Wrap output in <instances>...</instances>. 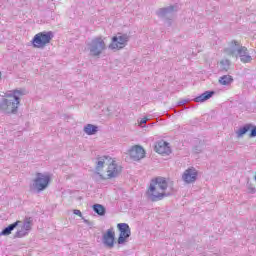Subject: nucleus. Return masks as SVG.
Segmentation results:
<instances>
[{
	"mask_svg": "<svg viewBox=\"0 0 256 256\" xmlns=\"http://www.w3.org/2000/svg\"><path fill=\"white\" fill-rule=\"evenodd\" d=\"M0 79H1V72H0Z\"/></svg>",
	"mask_w": 256,
	"mask_h": 256,
	"instance_id": "nucleus-32",
	"label": "nucleus"
},
{
	"mask_svg": "<svg viewBox=\"0 0 256 256\" xmlns=\"http://www.w3.org/2000/svg\"><path fill=\"white\" fill-rule=\"evenodd\" d=\"M251 127H253V125L251 124H246L243 127H241L239 130L236 131V135L238 137V139H241V137H243L245 135V133H247L248 131L251 130Z\"/></svg>",
	"mask_w": 256,
	"mask_h": 256,
	"instance_id": "nucleus-19",
	"label": "nucleus"
},
{
	"mask_svg": "<svg viewBox=\"0 0 256 256\" xmlns=\"http://www.w3.org/2000/svg\"><path fill=\"white\" fill-rule=\"evenodd\" d=\"M107 161H109V157L101 156L98 158L96 162V171H101L105 165H107Z\"/></svg>",
	"mask_w": 256,
	"mask_h": 256,
	"instance_id": "nucleus-17",
	"label": "nucleus"
},
{
	"mask_svg": "<svg viewBox=\"0 0 256 256\" xmlns=\"http://www.w3.org/2000/svg\"><path fill=\"white\" fill-rule=\"evenodd\" d=\"M167 187H169V184H167V180L163 177L155 178L154 180H151L150 186L147 190V197L150 199V201H161L164 197H169L171 193H166Z\"/></svg>",
	"mask_w": 256,
	"mask_h": 256,
	"instance_id": "nucleus-2",
	"label": "nucleus"
},
{
	"mask_svg": "<svg viewBox=\"0 0 256 256\" xmlns=\"http://www.w3.org/2000/svg\"><path fill=\"white\" fill-rule=\"evenodd\" d=\"M102 243L108 249H113L115 247V230L110 228L102 235Z\"/></svg>",
	"mask_w": 256,
	"mask_h": 256,
	"instance_id": "nucleus-9",
	"label": "nucleus"
},
{
	"mask_svg": "<svg viewBox=\"0 0 256 256\" xmlns=\"http://www.w3.org/2000/svg\"><path fill=\"white\" fill-rule=\"evenodd\" d=\"M156 153L160 155H170L171 154V147H169V143L165 142L164 140H160L155 145Z\"/></svg>",
	"mask_w": 256,
	"mask_h": 256,
	"instance_id": "nucleus-13",
	"label": "nucleus"
},
{
	"mask_svg": "<svg viewBox=\"0 0 256 256\" xmlns=\"http://www.w3.org/2000/svg\"><path fill=\"white\" fill-rule=\"evenodd\" d=\"M97 131H99V127L93 124H87L86 126H84V133H86V135H95Z\"/></svg>",
	"mask_w": 256,
	"mask_h": 256,
	"instance_id": "nucleus-18",
	"label": "nucleus"
},
{
	"mask_svg": "<svg viewBox=\"0 0 256 256\" xmlns=\"http://www.w3.org/2000/svg\"><path fill=\"white\" fill-rule=\"evenodd\" d=\"M219 83L220 85H231L233 83V76L231 75H223L222 77L219 78Z\"/></svg>",
	"mask_w": 256,
	"mask_h": 256,
	"instance_id": "nucleus-20",
	"label": "nucleus"
},
{
	"mask_svg": "<svg viewBox=\"0 0 256 256\" xmlns=\"http://www.w3.org/2000/svg\"><path fill=\"white\" fill-rule=\"evenodd\" d=\"M25 95V90H12L5 93V98L0 102V110L6 115H15L21 103V97Z\"/></svg>",
	"mask_w": 256,
	"mask_h": 256,
	"instance_id": "nucleus-1",
	"label": "nucleus"
},
{
	"mask_svg": "<svg viewBox=\"0 0 256 256\" xmlns=\"http://www.w3.org/2000/svg\"><path fill=\"white\" fill-rule=\"evenodd\" d=\"M250 137H256V126L251 129Z\"/></svg>",
	"mask_w": 256,
	"mask_h": 256,
	"instance_id": "nucleus-28",
	"label": "nucleus"
},
{
	"mask_svg": "<svg viewBox=\"0 0 256 256\" xmlns=\"http://www.w3.org/2000/svg\"><path fill=\"white\" fill-rule=\"evenodd\" d=\"M177 11V6H169L166 8L159 9L156 13L158 17H161L162 19H169L175 15Z\"/></svg>",
	"mask_w": 256,
	"mask_h": 256,
	"instance_id": "nucleus-11",
	"label": "nucleus"
},
{
	"mask_svg": "<svg viewBox=\"0 0 256 256\" xmlns=\"http://www.w3.org/2000/svg\"><path fill=\"white\" fill-rule=\"evenodd\" d=\"M74 215H78V217H83V214L80 212V210H74Z\"/></svg>",
	"mask_w": 256,
	"mask_h": 256,
	"instance_id": "nucleus-29",
	"label": "nucleus"
},
{
	"mask_svg": "<svg viewBox=\"0 0 256 256\" xmlns=\"http://www.w3.org/2000/svg\"><path fill=\"white\" fill-rule=\"evenodd\" d=\"M215 95V91H205L200 96L194 98L195 103H204L208 99H211Z\"/></svg>",
	"mask_w": 256,
	"mask_h": 256,
	"instance_id": "nucleus-15",
	"label": "nucleus"
},
{
	"mask_svg": "<svg viewBox=\"0 0 256 256\" xmlns=\"http://www.w3.org/2000/svg\"><path fill=\"white\" fill-rule=\"evenodd\" d=\"M54 35L53 32H40L34 36L32 39L33 47H36L37 49H41L48 45V43H51V39H53Z\"/></svg>",
	"mask_w": 256,
	"mask_h": 256,
	"instance_id": "nucleus-5",
	"label": "nucleus"
},
{
	"mask_svg": "<svg viewBox=\"0 0 256 256\" xmlns=\"http://www.w3.org/2000/svg\"><path fill=\"white\" fill-rule=\"evenodd\" d=\"M197 177H199V171L195 167H190L183 172L182 181L187 185H191V183L197 181Z\"/></svg>",
	"mask_w": 256,
	"mask_h": 256,
	"instance_id": "nucleus-8",
	"label": "nucleus"
},
{
	"mask_svg": "<svg viewBox=\"0 0 256 256\" xmlns=\"http://www.w3.org/2000/svg\"><path fill=\"white\" fill-rule=\"evenodd\" d=\"M84 223H87V220H84Z\"/></svg>",
	"mask_w": 256,
	"mask_h": 256,
	"instance_id": "nucleus-31",
	"label": "nucleus"
},
{
	"mask_svg": "<svg viewBox=\"0 0 256 256\" xmlns=\"http://www.w3.org/2000/svg\"><path fill=\"white\" fill-rule=\"evenodd\" d=\"M186 103H189V100H181L178 105H186Z\"/></svg>",
	"mask_w": 256,
	"mask_h": 256,
	"instance_id": "nucleus-30",
	"label": "nucleus"
},
{
	"mask_svg": "<svg viewBox=\"0 0 256 256\" xmlns=\"http://www.w3.org/2000/svg\"><path fill=\"white\" fill-rule=\"evenodd\" d=\"M25 235H27V232L25 230H23V228L21 230H18L14 237L16 238H21V237H25Z\"/></svg>",
	"mask_w": 256,
	"mask_h": 256,
	"instance_id": "nucleus-26",
	"label": "nucleus"
},
{
	"mask_svg": "<svg viewBox=\"0 0 256 256\" xmlns=\"http://www.w3.org/2000/svg\"><path fill=\"white\" fill-rule=\"evenodd\" d=\"M121 173V166L117 165L115 160H112L107 168V179H113Z\"/></svg>",
	"mask_w": 256,
	"mask_h": 256,
	"instance_id": "nucleus-12",
	"label": "nucleus"
},
{
	"mask_svg": "<svg viewBox=\"0 0 256 256\" xmlns=\"http://www.w3.org/2000/svg\"><path fill=\"white\" fill-rule=\"evenodd\" d=\"M22 229L25 230V232L27 233V231H31V218L26 219L24 221V224L22 226Z\"/></svg>",
	"mask_w": 256,
	"mask_h": 256,
	"instance_id": "nucleus-24",
	"label": "nucleus"
},
{
	"mask_svg": "<svg viewBox=\"0 0 256 256\" xmlns=\"http://www.w3.org/2000/svg\"><path fill=\"white\" fill-rule=\"evenodd\" d=\"M239 49H241V44L234 40L227 48H225L224 53H226V55H230L231 57H237Z\"/></svg>",
	"mask_w": 256,
	"mask_h": 256,
	"instance_id": "nucleus-14",
	"label": "nucleus"
},
{
	"mask_svg": "<svg viewBox=\"0 0 256 256\" xmlns=\"http://www.w3.org/2000/svg\"><path fill=\"white\" fill-rule=\"evenodd\" d=\"M129 43V35L127 34H118L112 37V42L109 45V49L112 51H119L120 49H125Z\"/></svg>",
	"mask_w": 256,
	"mask_h": 256,
	"instance_id": "nucleus-6",
	"label": "nucleus"
},
{
	"mask_svg": "<svg viewBox=\"0 0 256 256\" xmlns=\"http://www.w3.org/2000/svg\"><path fill=\"white\" fill-rule=\"evenodd\" d=\"M117 228L120 231L117 243L118 245H123L131 237V227L127 223H119L117 224Z\"/></svg>",
	"mask_w": 256,
	"mask_h": 256,
	"instance_id": "nucleus-7",
	"label": "nucleus"
},
{
	"mask_svg": "<svg viewBox=\"0 0 256 256\" xmlns=\"http://www.w3.org/2000/svg\"><path fill=\"white\" fill-rule=\"evenodd\" d=\"M129 155L133 161H141V159L145 158V149L139 145L133 146L129 150Z\"/></svg>",
	"mask_w": 256,
	"mask_h": 256,
	"instance_id": "nucleus-10",
	"label": "nucleus"
},
{
	"mask_svg": "<svg viewBox=\"0 0 256 256\" xmlns=\"http://www.w3.org/2000/svg\"><path fill=\"white\" fill-rule=\"evenodd\" d=\"M220 71L227 72L231 68V61L228 59H223L219 63Z\"/></svg>",
	"mask_w": 256,
	"mask_h": 256,
	"instance_id": "nucleus-21",
	"label": "nucleus"
},
{
	"mask_svg": "<svg viewBox=\"0 0 256 256\" xmlns=\"http://www.w3.org/2000/svg\"><path fill=\"white\" fill-rule=\"evenodd\" d=\"M50 181L51 177L49 174L37 173L36 178L30 185V190L33 193H41V191H45V189L49 187Z\"/></svg>",
	"mask_w": 256,
	"mask_h": 256,
	"instance_id": "nucleus-3",
	"label": "nucleus"
},
{
	"mask_svg": "<svg viewBox=\"0 0 256 256\" xmlns=\"http://www.w3.org/2000/svg\"><path fill=\"white\" fill-rule=\"evenodd\" d=\"M241 63H251V61H253V58L251 57V55L245 54L244 56H242V58H240Z\"/></svg>",
	"mask_w": 256,
	"mask_h": 256,
	"instance_id": "nucleus-25",
	"label": "nucleus"
},
{
	"mask_svg": "<svg viewBox=\"0 0 256 256\" xmlns=\"http://www.w3.org/2000/svg\"><path fill=\"white\" fill-rule=\"evenodd\" d=\"M147 121H149V119H147V118H142V119L140 120V122H139V126H140V127H145V126H143V125H145V123H147Z\"/></svg>",
	"mask_w": 256,
	"mask_h": 256,
	"instance_id": "nucleus-27",
	"label": "nucleus"
},
{
	"mask_svg": "<svg viewBox=\"0 0 256 256\" xmlns=\"http://www.w3.org/2000/svg\"><path fill=\"white\" fill-rule=\"evenodd\" d=\"M247 54H248L247 47L241 46V47L239 48V50H238V52H237V54H236L235 57H239V58L241 59L243 56H245V55H247Z\"/></svg>",
	"mask_w": 256,
	"mask_h": 256,
	"instance_id": "nucleus-23",
	"label": "nucleus"
},
{
	"mask_svg": "<svg viewBox=\"0 0 256 256\" xmlns=\"http://www.w3.org/2000/svg\"><path fill=\"white\" fill-rule=\"evenodd\" d=\"M19 223H21V221H16V222L10 224L9 226H7L6 228H4L0 232V236L6 237L7 235H11L12 231H14L19 226Z\"/></svg>",
	"mask_w": 256,
	"mask_h": 256,
	"instance_id": "nucleus-16",
	"label": "nucleus"
},
{
	"mask_svg": "<svg viewBox=\"0 0 256 256\" xmlns=\"http://www.w3.org/2000/svg\"><path fill=\"white\" fill-rule=\"evenodd\" d=\"M87 47L91 57H99L101 53L107 49L105 41L101 37L92 39V41L87 44Z\"/></svg>",
	"mask_w": 256,
	"mask_h": 256,
	"instance_id": "nucleus-4",
	"label": "nucleus"
},
{
	"mask_svg": "<svg viewBox=\"0 0 256 256\" xmlns=\"http://www.w3.org/2000/svg\"><path fill=\"white\" fill-rule=\"evenodd\" d=\"M93 211L94 213H97V215H100L101 217H103V215H105L106 212L104 206L101 204H94Z\"/></svg>",
	"mask_w": 256,
	"mask_h": 256,
	"instance_id": "nucleus-22",
	"label": "nucleus"
}]
</instances>
